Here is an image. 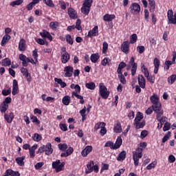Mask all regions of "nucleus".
<instances>
[{
	"instance_id": "f257e3e1",
	"label": "nucleus",
	"mask_w": 176,
	"mask_h": 176,
	"mask_svg": "<svg viewBox=\"0 0 176 176\" xmlns=\"http://www.w3.org/2000/svg\"><path fill=\"white\" fill-rule=\"evenodd\" d=\"M153 111L155 113L157 114L156 119L157 120H160L162 116H163L164 113V111L162 109V103H157L155 104H152Z\"/></svg>"
},
{
	"instance_id": "f03ea898",
	"label": "nucleus",
	"mask_w": 176,
	"mask_h": 176,
	"mask_svg": "<svg viewBox=\"0 0 176 176\" xmlns=\"http://www.w3.org/2000/svg\"><path fill=\"white\" fill-rule=\"evenodd\" d=\"M142 148L138 147V148H136V151L133 152L134 166H135L136 167L138 166L140 163V159L142 157Z\"/></svg>"
},
{
	"instance_id": "7ed1b4c3",
	"label": "nucleus",
	"mask_w": 176,
	"mask_h": 176,
	"mask_svg": "<svg viewBox=\"0 0 176 176\" xmlns=\"http://www.w3.org/2000/svg\"><path fill=\"white\" fill-rule=\"evenodd\" d=\"M99 93L102 98H104V100H107L108 97H109V94H111L107 87L101 85H100Z\"/></svg>"
},
{
	"instance_id": "20e7f679",
	"label": "nucleus",
	"mask_w": 176,
	"mask_h": 176,
	"mask_svg": "<svg viewBox=\"0 0 176 176\" xmlns=\"http://www.w3.org/2000/svg\"><path fill=\"white\" fill-rule=\"evenodd\" d=\"M129 9H131L132 14H138L141 12V6L137 3H133Z\"/></svg>"
},
{
	"instance_id": "39448f33",
	"label": "nucleus",
	"mask_w": 176,
	"mask_h": 176,
	"mask_svg": "<svg viewBox=\"0 0 176 176\" xmlns=\"http://www.w3.org/2000/svg\"><path fill=\"white\" fill-rule=\"evenodd\" d=\"M21 72L23 74V76L27 79L28 83L31 82L32 80V77H31V74L28 72V69L25 67L21 68Z\"/></svg>"
},
{
	"instance_id": "423d86ee",
	"label": "nucleus",
	"mask_w": 176,
	"mask_h": 176,
	"mask_svg": "<svg viewBox=\"0 0 176 176\" xmlns=\"http://www.w3.org/2000/svg\"><path fill=\"white\" fill-rule=\"evenodd\" d=\"M138 82L139 86L141 89H145L146 86V80H145V77L142 74H139L138 77Z\"/></svg>"
},
{
	"instance_id": "0eeeda50",
	"label": "nucleus",
	"mask_w": 176,
	"mask_h": 176,
	"mask_svg": "<svg viewBox=\"0 0 176 176\" xmlns=\"http://www.w3.org/2000/svg\"><path fill=\"white\" fill-rule=\"evenodd\" d=\"M129 64L131 65H132V68L131 69V72L132 76H134V75H135V74L137 72V67H138L137 63H135V62L134 57L132 56L131 58L130 61H129Z\"/></svg>"
},
{
	"instance_id": "6e6552de",
	"label": "nucleus",
	"mask_w": 176,
	"mask_h": 176,
	"mask_svg": "<svg viewBox=\"0 0 176 176\" xmlns=\"http://www.w3.org/2000/svg\"><path fill=\"white\" fill-rule=\"evenodd\" d=\"M65 78H71L74 72V67L72 66H66L64 68Z\"/></svg>"
},
{
	"instance_id": "1a4fd4ad",
	"label": "nucleus",
	"mask_w": 176,
	"mask_h": 176,
	"mask_svg": "<svg viewBox=\"0 0 176 176\" xmlns=\"http://www.w3.org/2000/svg\"><path fill=\"white\" fill-rule=\"evenodd\" d=\"M67 13L70 19L75 20V19H78V12L73 8H69L67 10Z\"/></svg>"
},
{
	"instance_id": "9d476101",
	"label": "nucleus",
	"mask_w": 176,
	"mask_h": 176,
	"mask_svg": "<svg viewBox=\"0 0 176 176\" xmlns=\"http://www.w3.org/2000/svg\"><path fill=\"white\" fill-rule=\"evenodd\" d=\"M121 50L125 54H129V50H130V45L129 44V41H124L121 45Z\"/></svg>"
},
{
	"instance_id": "9b49d317",
	"label": "nucleus",
	"mask_w": 176,
	"mask_h": 176,
	"mask_svg": "<svg viewBox=\"0 0 176 176\" xmlns=\"http://www.w3.org/2000/svg\"><path fill=\"white\" fill-rule=\"evenodd\" d=\"M40 35L43 38H47V39H49V41H50V42L53 41V36H52V34H50V32H47V30H43L42 32H40Z\"/></svg>"
},
{
	"instance_id": "f8f14e48",
	"label": "nucleus",
	"mask_w": 176,
	"mask_h": 176,
	"mask_svg": "<svg viewBox=\"0 0 176 176\" xmlns=\"http://www.w3.org/2000/svg\"><path fill=\"white\" fill-rule=\"evenodd\" d=\"M148 2L150 13H155V10H156V2H155V0H148Z\"/></svg>"
},
{
	"instance_id": "ddd939ff",
	"label": "nucleus",
	"mask_w": 176,
	"mask_h": 176,
	"mask_svg": "<svg viewBox=\"0 0 176 176\" xmlns=\"http://www.w3.org/2000/svg\"><path fill=\"white\" fill-rule=\"evenodd\" d=\"M88 36L93 38V36H98V26L96 25L91 30L88 32Z\"/></svg>"
},
{
	"instance_id": "4468645a",
	"label": "nucleus",
	"mask_w": 176,
	"mask_h": 176,
	"mask_svg": "<svg viewBox=\"0 0 176 176\" xmlns=\"http://www.w3.org/2000/svg\"><path fill=\"white\" fill-rule=\"evenodd\" d=\"M93 151L92 146H87L81 152V155L83 157H86L90 152Z\"/></svg>"
},
{
	"instance_id": "2eb2a0df",
	"label": "nucleus",
	"mask_w": 176,
	"mask_h": 176,
	"mask_svg": "<svg viewBox=\"0 0 176 176\" xmlns=\"http://www.w3.org/2000/svg\"><path fill=\"white\" fill-rule=\"evenodd\" d=\"M17 91H19V82H17V80L14 79L12 83V96H16L18 93Z\"/></svg>"
},
{
	"instance_id": "dca6fc26",
	"label": "nucleus",
	"mask_w": 176,
	"mask_h": 176,
	"mask_svg": "<svg viewBox=\"0 0 176 176\" xmlns=\"http://www.w3.org/2000/svg\"><path fill=\"white\" fill-rule=\"evenodd\" d=\"M4 119L6 120L7 123H12L13 122V119H14V114L13 112H10V113L4 114Z\"/></svg>"
},
{
	"instance_id": "f3484780",
	"label": "nucleus",
	"mask_w": 176,
	"mask_h": 176,
	"mask_svg": "<svg viewBox=\"0 0 176 176\" xmlns=\"http://www.w3.org/2000/svg\"><path fill=\"white\" fill-rule=\"evenodd\" d=\"M45 146V155L47 156H50L53 153V148L52 147V143L47 142Z\"/></svg>"
},
{
	"instance_id": "a211bd4d",
	"label": "nucleus",
	"mask_w": 176,
	"mask_h": 176,
	"mask_svg": "<svg viewBox=\"0 0 176 176\" xmlns=\"http://www.w3.org/2000/svg\"><path fill=\"white\" fill-rule=\"evenodd\" d=\"M38 149V144H34L29 149V155L31 159L35 157V151Z\"/></svg>"
},
{
	"instance_id": "6ab92c4d",
	"label": "nucleus",
	"mask_w": 176,
	"mask_h": 176,
	"mask_svg": "<svg viewBox=\"0 0 176 176\" xmlns=\"http://www.w3.org/2000/svg\"><path fill=\"white\" fill-rule=\"evenodd\" d=\"M116 19V16L115 14H105L103 16V20L104 21L111 22L113 20H115Z\"/></svg>"
},
{
	"instance_id": "aec40b11",
	"label": "nucleus",
	"mask_w": 176,
	"mask_h": 176,
	"mask_svg": "<svg viewBox=\"0 0 176 176\" xmlns=\"http://www.w3.org/2000/svg\"><path fill=\"white\" fill-rule=\"evenodd\" d=\"M69 54L68 52H65V54L61 53V63L63 64H67L68 61H69Z\"/></svg>"
},
{
	"instance_id": "412c9836",
	"label": "nucleus",
	"mask_w": 176,
	"mask_h": 176,
	"mask_svg": "<svg viewBox=\"0 0 176 176\" xmlns=\"http://www.w3.org/2000/svg\"><path fill=\"white\" fill-rule=\"evenodd\" d=\"M94 166V161L91 160L87 164V169L85 170L86 174H90V173H93V167Z\"/></svg>"
},
{
	"instance_id": "4be33fe9",
	"label": "nucleus",
	"mask_w": 176,
	"mask_h": 176,
	"mask_svg": "<svg viewBox=\"0 0 176 176\" xmlns=\"http://www.w3.org/2000/svg\"><path fill=\"white\" fill-rule=\"evenodd\" d=\"M113 131L114 133H122V124L119 120H117L116 124H114L113 126Z\"/></svg>"
},
{
	"instance_id": "5701e85b",
	"label": "nucleus",
	"mask_w": 176,
	"mask_h": 176,
	"mask_svg": "<svg viewBox=\"0 0 176 176\" xmlns=\"http://www.w3.org/2000/svg\"><path fill=\"white\" fill-rule=\"evenodd\" d=\"M150 100L153 105H155V104H159L160 102L159 96H157V95L155 94H153V96L150 97Z\"/></svg>"
},
{
	"instance_id": "b1692460",
	"label": "nucleus",
	"mask_w": 176,
	"mask_h": 176,
	"mask_svg": "<svg viewBox=\"0 0 176 176\" xmlns=\"http://www.w3.org/2000/svg\"><path fill=\"white\" fill-rule=\"evenodd\" d=\"M25 160V156L18 157L15 159V162L19 165L21 167H24Z\"/></svg>"
},
{
	"instance_id": "393cba45",
	"label": "nucleus",
	"mask_w": 176,
	"mask_h": 176,
	"mask_svg": "<svg viewBox=\"0 0 176 176\" xmlns=\"http://www.w3.org/2000/svg\"><path fill=\"white\" fill-rule=\"evenodd\" d=\"M25 40L24 38H21L19 43V50L20 52H25Z\"/></svg>"
},
{
	"instance_id": "a878e982",
	"label": "nucleus",
	"mask_w": 176,
	"mask_h": 176,
	"mask_svg": "<svg viewBox=\"0 0 176 176\" xmlns=\"http://www.w3.org/2000/svg\"><path fill=\"white\" fill-rule=\"evenodd\" d=\"M6 174L8 176H20V173L19 171H14L12 169H7L6 170Z\"/></svg>"
},
{
	"instance_id": "bb28decb",
	"label": "nucleus",
	"mask_w": 176,
	"mask_h": 176,
	"mask_svg": "<svg viewBox=\"0 0 176 176\" xmlns=\"http://www.w3.org/2000/svg\"><path fill=\"white\" fill-rule=\"evenodd\" d=\"M60 27V23L58 21H52L50 23V28L53 30V31H57V29Z\"/></svg>"
},
{
	"instance_id": "cd10ccee",
	"label": "nucleus",
	"mask_w": 176,
	"mask_h": 176,
	"mask_svg": "<svg viewBox=\"0 0 176 176\" xmlns=\"http://www.w3.org/2000/svg\"><path fill=\"white\" fill-rule=\"evenodd\" d=\"M122 144H123V140H122L121 137H118L114 144V149H119L120 146H122Z\"/></svg>"
},
{
	"instance_id": "c85d7f7f",
	"label": "nucleus",
	"mask_w": 176,
	"mask_h": 176,
	"mask_svg": "<svg viewBox=\"0 0 176 176\" xmlns=\"http://www.w3.org/2000/svg\"><path fill=\"white\" fill-rule=\"evenodd\" d=\"M10 38L11 36L9 34L4 35L1 42V46H5L10 41Z\"/></svg>"
},
{
	"instance_id": "c756f323",
	"label": "nucleus",
	"mask_w": 176,
	"mask_h": 176,
	"mask_svg": "<svg viewBox=\"0 0 176 176\" xmlns=\"http://www.w3.org/2000/svg\"><path fill=\"white\" fill-rule=\"evenodd\" d=\"M90 60L91 63H94V64H96L98 60H100V54L98 53L96 54H92L90 56Z\"/></svg>"
},
{
	"instance_id": "7c9ffc66",
	"label": "nucleus",
	"mask_w": 176,
	"mask_h": 176,
	"mask_svg": "<svg viewBox=\"0 0 176 176\" xmlns=\"http://www.w3.org/2000/svg\"><path fill=\"white\" fill-rule=\"evenodd\" d=\"M145 124H146L145 120H143L142 122H134V126H135L136 130H138L140 129H144V127H145Z\"/></svg>"
},
{
	"instance_id": "2f4dec72",
	"label": "nucleus",
	"mask_w": 176,
	"mask_h": 176,
	"mask_svg": "<svg viewBox=\"0 0 176 176\" xmlns=\"http://www.w3.org/2000/svg\"><path fill=\"white\" fill-rule=\"evenodd\" d=\"M141 69L142 72L144 73V75L146 78H148L149 76V71L148 70V68L145 67V65L144 63H141Z\"/></svg>"
},
{
	"instance_id": "473e14b6",
	"label": "nucleus",
	"mask_w": 176,
	"mask_h": 176,
	"mask_svg": "<svg viewBox=\"0 0 176 176\" xmlns=\"http://www.w3.org/2000/svg\"><path fill=\"white\" fill-rule=\"evenodd\" d=\"M72 97H76L79 100L80 104H85V99H83V96L82 95H79L78 94H76L75 92L72 93Z\"/></svg>"
},
{
	"instance_id": "72a5a7b5",
	"label": "nucleus",
	"mask_w": 176,
	"mask_h": 176,
	"mask_svg": "<svg viewBox=\"0 0 176 176\" xmlns=\"http://www.w3.org/2000/svg\"><path fill=\"white\" fill-rule=\"evenodd\" d=\"M126 67H127V64H126V63L124 62L120 63V64L118 65V67L117 69V74H122V69H123L124 68H126Z\"/></svg>"
},
{
	"instance_id": "f704fd0d",
	"label": "nucleus",
	"mask_w": 176,
	"mask_h": 176,
	"mask_svg": "<svg viewBox=\"0 0 176 176\" xmlns=\"http://www.w3.org/2000/svg\"><path fill=\"white\" fill-rule=\"evenodd\" d=\"M69 102H71V97L69 96H65L62 99L63 105H69Z\"/></svg>"
},
{
	"instance_id": "c9c22d12",
	"label": "nucleus",
	"mask_w": 176,
	"mask_h": 176,
	"mask_svg": "<svg viewBox=\"0 0 176 176\" xmlns=\"http://www.w3.org/2000/svg\"><path fill=\"white\" fill-rule=\"evenodd\" d=\"M144 119V114L140 111H138L136 114V116L134 120V123L137 122H141Z\"/></svg>"
},
{
	"instance_id": "e433bc0d",
	"label": "nucleus",
	"mask_w": 176,
	"mask_h": 176,
	"mask_svg": "<svg viewBox=\"0 0 176 176\" xmlns=\"http://www.w3.org/2000/svg\"><path fill=\"white\" fill-rule=\"evenodd\" d=\"M12 64V61L9 58H6L2 60L1 65L2 67H9Z\"/></svg>"
},
{
	"instance_id": "4c0bfd02",
	"label": "nucleus",
	"mask_w": 176,
	"mask_h": 176,
	"mask_svg": "<svg viewBox=\"0 0 176 176\" xmlns=\"http://www.w3.org/2000/svg\"><path fill=\"white\" fill-rule=\"evenodd\" d=\"M126 159V151H122L119 153L118 157H117L118 162H123Z\"/></svg>"
},
{
	"instance_id": "58836bf2",
	"label": "nucleus",
	"mask_w": 176,
	"mask_h": 176,
	"mask_svg": "<svg viewBox=\"0 0 176 176\" xmlns=\"http://www.w3.org/2000/svg\"><path fill=\"white\" fill-rule=\"evenodd\" d=\"M8 108H9V104H6L2 102L0 105V112H1V113H5V112L8 111Z\"/></svg>"
},
{
	"instance_id": "ea45409f",
	"label": "nucleus",
	"mask_w": 176,
	"mask_h": 176,
	"mask_svg": "<svg viewBox=\"0 0 176 176\" xmlns=\"http://www.w3.org/2000/svg\"><path fill=\"white\" fill-rule=\"evenodd\" d=\"M101 65L103 67H107V65H111V59L109 58H104L103 60L101 61Z\"/></svg>"
},
{
	"instance_id": "a19ab883",
	"label": "nucleus",
	"mask_w": 176,
	"mask_h": 176,
	"mask_svg": "<svg viewBox=\"0 0 176 176\" xmlns=\"http://www.w3.org/2000/svg\"><path fill=\"white\" fill-rule=\"evenodd\" d=\"M79 113L82 116V122H85V120H86V119H87L85 106H84L83 109L80 111Z\"/></svg>"
},
{
	"instance_id": "79ce46f5",
	"label": "nucleus",
	"mask_w": 176,
	"mask_h": 176,
	"mask_svg": "<svg viewBox=\"0 0 176 176\" xmlns=\"http://www.w3.org/2000/svg\"><path fill=\"white\" fill-rule=\"evenodd\" d=\"M85 87L89 90H94V89H96V83H94V82H87Z\"/></svg>"
},
{
	"instance_id": "37998d69",
	"label": "nucleus",
	"mask_w": 176,
	"mask_h": 176,
	"mask_svg": "<svg viewBox=\"0 0 176 176\" xmlns=\"http://www.w3.org/2000/svg\"><path fill=\"white\" fill-rule=\"evenodd\" d=\"M54 81L56 82L58 85H60L63 88L67 86V83H65V82H63L61 78H55Z\"/></svg>"
},
{
	"instance_id": "c03bdc74",
	"label": "nucleus",
	"mask_w": 176,
	"mask_h": 176,
	"mask_svg": "<svg viewBox=\"0 0 176 176\" xmlns=\"http://www.w3.org/2000/svg\"><path fill=\"white\" fill-rule=\"evenodd\" d=\"M118 79L122 85H126V83H127V81L126 80V78L124 77V75H123V73L118 74Z\"/></svg>"
},
{
	"instance_id": "a18cd8bd",
	"label": "nucleus",
	"mask_w": 176,
	"mask_h": 176,
	"mask_svg": "<svg viewBox=\"0 0 176 176\" xmlns=\"http://www.w3.org/2000/svg\"><path fill=\"white\" fill-rule=\"evenodd\" d=\"M90 8H87L85 6H82V7L81 8V12L85 16H87L90 13Z\"/></svg>"
},
{
	"instance_id": "49530a36",
	"label": "nucleus",
	"mask_w": 176,
	"mask_h": 176,
	"mask_svg": "<svg viewBox=\"0 0 176 176\" xmlns=\"http://www.w3.org/2000/svg\"><path fill=\"white\" fill-rule=\"evenodd\" d=\"M58 148L60 149V151H62V152H65L66 149H68V145L65 143L64 144H58Z\"/></svg>"
},
{
	"instance_id": "de8ad7c7",
	"label": "nucleus",
	"mask_w": 176,
	"mask_h": 176,
	"mask_svg": "<svg viewBox=\"0 0 176 176\" xmlns=\"http://www.w3.org/2000/svg\"><path fill=\"white\" fill-rule=\"evenodd\" d=\"M164 65V69L168 71V69H170V66L173 65V62H171V60H166Z\"/></svg>"
},
{
	"instance_id": "09e8293b",
	"label": "nucleus",
	"mask_w": 176,
	"mask_h": 176,
	"mask_svg": "<svg viewBox=\"0 0 176 176\" xmlns=\"http://www.w3.org/2000/svg\"><path fill=\"white\" fill-rule=\"evenodd\" d=\"M66 42L69 44V45H74V38H72V36H71V34H66Z\"/></svg>"
},
{
	"instance_id": "8fccbe9b",
	"label": "nucleus",
	"mask_w": 176,
	"mask_h": 176,
	"mask_svg": "<svg viewBox=\"0 0 176 176\" xmlns=\"http://www.w3.org/2000/svg\"><path fill=\"white\" fill-rule=\"evenodd\" d=\"M64 166H65V162H61V164H59L57 168L55 169L56 173H60V171H63Z\"/></svg>"
},
{
	"instance_id": "3c124183",
	"label": "nucleus",
	"mask_w": 176,
	"mask_h": 176,
	"mask_svg": "<svg viewBox=\"0 0 176 176\" xmlns=\"http://www.w3.org/2000/svg\"><path fill=\"white\" fill-rule=\"evenodd\" d=\"M30 119L32 120V122L33 123H36V124H37V126L38 124H41V121L39 120H38V118L34 115H31L30 116Z\"/></svg>"
},
{
	"instance_id": "603ef678",
	"label": "nucleus",
	"mask_w": 176,
	"mask_h": 176,
	"mask_svg": "<svg viewBox=\"0 0 176 176\" xmlns=\"http://www.w3.org/2000/svg\"><path fill=\"white\" fill-rule=\"evenodd\" d=\"M93 3V0H85L82 6L85 8H91V4Z\"/></svg>"
},
{
	"instance_id": "864d4df0",
	"label": "nucleus",
	"mask_w": 176,
	"mask_h": 176,
	"mask_svg": "<svg viewBox=\"0 0 176 176\" xmlns=\"http://www.w3.org/2000/svg\"><path fill=\"white\" fill-rule=\"evenodd\" d=\"M176 80V74H173L168 78V82L173 85Z\"/></svg>"
},
{
	"instance_id": "5fc2aeb1",
	"label": "nucleus",
	"mask_w": 176,
	"mask_h": 176,
	"mask_svg": "<svg viewBox=\"0 0 176 176\" xmlns=\"http://www.w3.org/2000/svg\"><path fill=\"white\" fill-rule=\"evenodd\" d=\"M170 137H171V132L170 131H168L167 134H166L164 136V138H162L163 144H164V142H166V141H168V140L170 139Z\"/></svg>"
},
{
	"instance_id": "6e6d98bb",
	"label": "nucleus",
	"mask_w": 176,
	"mask_h": 176,
	"mask_svg": "<svg viewBox=\"0 0 176 176\" xmlns=\"http://www.w3.org/2000/svg\"><path fill=\"white\" fill-rule=\"evenodd\" d=\"M108 50V43L104 41L102 44V54H107V51Z\"/></svg>"
},
{
	"instance_id": "4d7b16f0",
	"label": "nucleus",
	"mask_w": 176,
	"mask_h": 176,
	"mask_svg": "<svg viewBox=\"0 0 176 176\" xmlns=\"http://www.w3.org/2000/svg\"><path fill=\"white\" fill-rule=\"evenodd\" d=\"M103 126H107V124H105V122H98L95 124L94 129L96 131L99 130V129H101Z\"/></svg>"
},
{
	"instance_id": "13d9d810",
	"label": "nucleus",
	"mask_w": 176,
	"mask_h": 176,
	"mask_svg": "<svg viewBox=\"0 0 176 176\" xmlns=\"http://www.w3.org/2000/svg\"><path fill=\"white\" fill-rule=\"evenodd\" d=\"M138 39V36H137V34H133L131 36L130 42L131 43H135Z\"/></svg>"
},
{
	"instance_id": "bf43d9fd",
	"label": "nucleus",
	"mask_w": 176,
	"mask_h": 176,
	"mask_svg": "<svg viewBox=\"0 0 176 176\" xmlns=\"http://www.w3.org/2000/svg\"><path fill=\"white\" fill-rule=\"evenodd\" d=\"M44 3L49 6L50 8H54V3H53V0H43Z\"/></svg>"
},
{
	"instance_id": "052dcab7",
	"label": "nucleus",
	"mask_w": 176,
	"mask_h": 176,
	"mask_svg": "<svg viewBox=\"0 0 176 176\" xmlns=\"http://www.w3.org/2000/svg\"><path fill=\"white\" fill-rule=\"evenodd\" d=\"M33 140H34V141H36V142H39V141L42 140V136L41 135H39L38 133H34Z\"/></svg>"
},
{
	"instance_id": "680f3d73",
	"label": "nucleus",
	"mask_w": 176,
	"mask_h": 176,
	"mask_svg": "<svg viewBox=\"0 0 176 176\" xmlns=\"http://www.w3.org/2000/svg\"><path fill=\"white\" fill-rule=\"evenodd\" d=\"M105 147H108L109 146V148L111 149H115V144H113V142H111V141H107L105 144H104Z\"/></svg>"
},
{
	"instance_id": "e2e57ef3",
	"label": "nucleus",
	"mask_w": 176,
	"mask_h": 176,
	"mask_svg": "<svg viewBox=\"0 0 176 176\" xmlns=\"http://www.w3.org/2000/svg\"><path fill=\"white\" fill-rule=\"evenodd\" d=\"M43 152H45V155H46V148L45 145L40 146L38 151H36V153H43Z\"/></svg>"
},
{
	"instance_id": "0e129e2a",
	"label": "nucleus",
	"mask_w": 176,
	"mask_h": 176,
	"mask_svg": "<svg viewBox=\"0 0 176 176\" xmlns=\"http://www.w3.org/2000/svg\"><path fill=\"white\" fill-rule=\"evenodd\" d=\"M136 50L140 54H142L145 52V47L144 45H139L137 47Z\"/></svg>"
},
{
	"instance_id": "69168bd1",
	"label": "nucleus",
	"mask_w": 176,
	"mask_h": 176,
	"mask_svg": "<svg viewBox=\"0 0 176 176\" xmlns=\"http://www.w3.org/2000/svg\"><path fill=\"white\" fill-rule=\"evenodd\" d=\"M171 129V124L169 122H166L163 127V131H168Z\"/></svg>"
},
{
	"instance_id": "338daca9",
	"label": "nucleus",
	"mask_w": 176,
	"mask_h": 176,
	"mask_svg": "<svg viewBox=\"0 0 176 176\" xmlns=\"http://www.w3.org/2000/svg\"><path fill=\"white\" fill-rule=\"evenodd\" d=\"M60 164H61V162L60 161V160H57L56 162H53L52 168H54L56 170Z\"/></svg>"
},
{
	"instance_id": "774afa93",
	"label": "nucleus",
	"mask_w": 176,
	"mask_h": 176,
	"mask_svg": "<svg viewBox=\"0 0 176 176\" xmlns=\"http://www.w3.org/2000/svg\"><path fill=\"white\" fill-rule=\"evenodd\" d=\"M10 93H12V89H3L1 91V94L4 96H9V94H10Z\"/></svg>"
}]
</instances>
